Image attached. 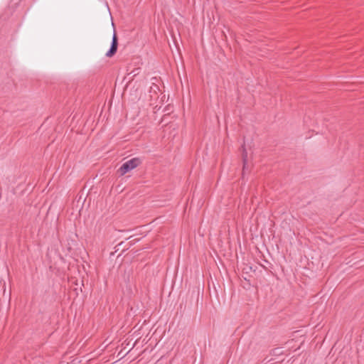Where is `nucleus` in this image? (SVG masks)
<instances>
[{
    "mask_svg": "<svg viewBox=\"0 0 364 364\" xmlns=\"http://www.w3.org/2000/svg\"><path fill=\"white\" fill-rule=\"evenodd\" d=\"M139 164L140 160L138 158H133L123 163L122 165L118 169V172L120 176H124L129 171L137 167L139 165Z\"/></svg>",
    "mask_w": 364,
    "mask_h": 364,
    "instance_id": "f257e3e1",
    "label": "nucleus"
},
{
    "mask_svg": "<svg viewBox=\"0 0 364 364\" xmlns=\"http://www.w3.org/2000/svg\"><path fill=\"white\" fill-rule=\"evenodd\" d=\"M118 40L115 31H114L112 43L109 50L106 53V56L108 58L112 57L117 50Z\"/></svg>",
    "mask_w": 364,
    "mask_h": 364,
    "instance_id": "f03ea898",
    "label": "nucleus"
},
{
    "mask_svg": "<svg viewBox=\"0 0 364 364\" xmlns=\"http://www.w3.org/2000/svg\"><path fill=\"white\" fill-rule=\"evenodd\" d=\"M242 161H243V170L245 168H246V165H247V151L245 149V148L244 147V146H242Z\"/></svg>",
    "mask_w": 364,
    "mask_h": 364,
    "instance_id": "7ed1b4c3",
    "label": "nucleus"
}]
</instances>
